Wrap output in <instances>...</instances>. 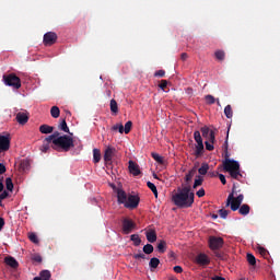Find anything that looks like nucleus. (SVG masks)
<instances>
[{
    "mask_svg": "<svg viewBox=\"0 0 280 280\" xmlns=\"http://www.w3.org/2000/svg\"><path fill=\"white\" fill-rule=\"evenodd\" d=\"M197 196H198L199 198L205 197V188H200V189L197 191Z\"/></svg>",
    "mask_w": 280,
    "mask_h": 280,
    "instance_id": "obj_55",
    "label": "nucleus"
},
{
    "mask_svg": "<svg viewBox=\"0 0 280 280\" xmlns=\"http://www.w3.org/2000/svg\"><path fill=\"white\" fill-rule=\"evenodd\" d=\"M152 158L155 162H158L160 165H164L165 161L159 153H152Z\"/></svg>",
    "mask_w": 280,
    "mask_h": 280,
    "instance_id": "obj_34",
    "label": "nucleus"
},
{
    "mask_svg": "<svg viewBox=\"0 0 280 280\" xmlns=\"http://www.w3.org/2000/svg\"><path fill=\"white\" fill-rule=\"evenodd\" d=\"M4 225H5L4 218L0 217V232L2 231Z\"/></svg>",
    "mask_w": 280,
    "mask_h": 280,
    "instance_id": "obj_59",
    "label": "nucleus"
},
{
    "mask_svg": "<svg viewBox=\"0 0 280 280\" xmlns=\"http://www.w3.org/2000/svg\"><path fill=\"white\" fill-rule=\"evenodd\" d=\"M203 182H205V178L198 175L194 182L192 188L196 189L197 187L202 186Z\"/></svg>",
    "mask_w": 280,
    "mask_h": 280,
    "instance_id": "obj_32",
    "label": "nucleus"
},
{
    "mask_svg": "<svg viewBox=\"0 0 280 280\" xmlns=\"http://www.w3.org/2000/svg\"><path fill=\"white\" fill-rule=\"evenodd\" d=\"M117 198H118V205H124L126 208V203L128 200V195L122 189H117Z\"/></svg>",
    "mask_w": 280,
    "mask_h": 280,
    "instance_id": "obj_17",
    "label": "nucleus"
},
{
    "mask_svg": "<svg viewBox=\"0 0 280 280\" xmlns=\"http://www.w3.org/2000/svg\"><path fill=\"white\" fill-rule=\"evenodd\" d=\"M30 120V113H27L26 110L25 112H19L15 114V121L19 124V125H25L27 124Z\"/></svg>",
    "mask_w": 280,
    "mask_h": 280,
    "instance_id": "obj_11",
    "label": "nucleus"
},
{
    "mask_svg": "<svg viewBox=\"0 0 280 280\" xmlns=\"http://www.w3.org/2000/svg\"><path fill=\"white\" fill-rule=\"evenodd\" d=\"M153 195H154L155 198L159 197V190H158V188H155V189L153 190Z\"/></svg>",
    "mask_w": 280,
    "mask_h": 280,
    "instance_id": "obj_63",
    "label": "nucleus"
},
{
    "mask_svg": "<svg viewBox=\"0 0 280 280\" xmlns=\"http://www.w3.org/2000/svg\"><path fill=\"white\" fill-rule=\"evenodd\" d=\"M145 237L148 240L149 243L153 244L156 242L158 240V234H156V231L151 229L149 231L145 232Z\"/></svg>",
    "mask_w": 280,
    "mask_h": 280,
    "instance_id": "obj_19",
    "label": "nucleus"
},
{
    "mask_svg": "<svg viewBox=\"0 0 280 280\" xmlns=\"http://www.w3.org/2000/svg\"><path fill=\"white\" fill-rule=\"evenodd\" d=\"M132 125H133L132 121L126 122V125H125V127H124V132H125L126 135H128V133L131 131Z\"/></svg>",
    "mask_w": 280,
    "mask_h": 280,
    "instance_id": "obj_45",
    "label": "nucleus"
},
{
    "mask_svg": "<svg viewBox=\"0 0 280 280\" xmlns=\"http://www.w3.org/2000/svg\"><path fill=\"white\" fill-rule=\"evenodd\" d=\"M159 264H161V260H159L158 258H152L149 262V266L151 269H158Z\"/></svg>",
    "mask_w": 280,
    "mask_h": 280,
    "instance_id": "obj_35",
    "label": "nucleus"
},
{
    "mask_svg": "<svg viewBox=\"0 0 280 280\" xmlns=\"http://www.w3.org/2000/svg\"><path fill=\"white\" fill-rule=\"evenodd\" d=\"M135 259H147V255L143 253L140 254H133Z\"/></svg>",
    "mask_w": 280,
    "mask_h": 280,
    "instance_id": "obj_49",
    "label": "nucleus"
},
{
    "mask_svg": "<svg viewBox=\"0 0 280 280\" xmlns=\"http://www.w3.org/2000/svg\"><path fill=\"white\" fill-rule=\"evenodd\" d=\"M39 276L42 280H50L51 273L48 271V269H44L42 272H39Z\"/></svg>",
    "mask_w": 280,
    "mask_h": 280,
    "instance_id": "obj_33",
    "label": "nucleus"
},
{
    "mask_svg": "<svg viewBox=\"0 0 280 280\" xmlns=\"http://www.w3.org/2000/svg\"><path fill=\"white\" fill-rule=\"evenodd\" d=\"M129 173L133 176H138L141 174L140 166L133 161H129Z\"/></svg>",
    "mask_w": 280,
    "mask_h": 280,
    "instance_id": "obj_18",
    "label": "nucleus"
},
{
    "mask_svg": "<svg viewBox=\"0 0 280 280\" xmlns=\"http://www.w3.org/2000/svg\"><path fill=\"white\" fill-rule=\"evenodd\" d=\"M196 173H197V168H196V167H192V168L188 172V174L186 175L185 180H186L187 183L191 182Z\"/></svg>",
    "mask_w": 280,
    "mask_h": 280,
    "instance_id": "obj_31",
    "label": "nucleus"
},
{
    "mask_svg": "<svg viewBox=\"0 0 280 280\" xmlns=\"http://www.w3.org/2000/svg\"><path fill=\"white\" fill-rule=\"evenodd\" d=\"M59 135H60L59 131H54V133H52L51 136H54V140H55V139H57L58 137H60Z\"/></svg>",
    "mask_w": 280,
    "mask_h": 280,
    "instance_id": "obj_62",
    "label": "nucleus"
},
{
    "mask_svg": "<svg viewBox=\"0 0 280 280\" xmlns=\"http://www.w3.org/2000/svg\"><path fill=\"white\" fill-rule=\"evenodd\" d=\"M159 254H165L167 249V243L164 240H160L156 245Z\"/></svg>",
    "mask_w": 280,
    "mask_h": 280,
    "instance_id": "obj_20",
    "label": "nucleus"
},
{
    "mask_svg": "<svg viewBox=\"0 0 280 280\" xmlns=\"http://www.w3.org/2000/svg\"><path fill=\"white\" fill-rule=\"evenodd\" d=\"M10 136H0V152L10 150Z\"/></svg>",
    "mask_w": 280,
    "mask_h": 280,
    "instance_id": "obj_14",
    "label": "nucleus"
},
{
    "mask_svg": "<svg viewBox=\"0 0 280 280\" xmlns=\"http://www.w3.org/2000/svg\"><path fill=\"white\" fill-rule=\"evenodd\" d=\"M28 167H30V162H28L27 160L21 161V163H20V168H21L23 172L27 171Z\"/></svg>",
    "mask_w": 280,
    "mask_h": 280,
    "instance_id": "obj_41",
    "label": "nucleus"
},
{
    "mask_svg": "<svg viewBox=\"0 0 280 280\" xmlns=\"http://www.w3.org/2000/svg\"><path fill=\"white\" fill-rule=\"evenodd\" d=\"M74 148V140L68 135H63L54 140V149L58 151L69 152Z\"/></svg>",
    "mask_w": 280,
    "mask_h": 280,
    "instance_id": "obj_3",
    "label": "nucleus"
},
{
    "mask_svg": "<svg viewBox=\"0 0 280 280\" xmlns=\"http://www.w3.org/2000/svg\"><path fill=\"white\" fill-rule=\"evenodd\" d=\"M5 172H7L5 165L0 163V175L4 174Z\"/></svg>",
    "mask_w": 280,
    "mask_h": 280,
    "instance_id": "obj_57",
    "label": "nucleus"
},
{
    "mask_svg": "<svg viewBox=\"0 0 280 280\" xmlns=\"http://www.w3.org/2000/svg\"><path fill=\"white\" fill-rule=\"evenodd\" d=\"M187 58H188V55H187L186 52H183V54L180 55V59H182L183 61L187 60Z\"/></svg>",
    "mask_w": 280,
    "mask_h": 280,
    "instance_id": "obj_61",
    "label": "nucleus"
},
{
    "mask_svg": "<svg viewBox=\"0 0 280 280\" xmlns=\"http://www.w3.org/2000/svg\"><path fill=\"white\" fill-rule=\"evenodd\" d=\"M28 238H30V241H31L33 244H38V243H39L38 237H37L36 234H34V232H31V233L28 234Z\"/></svg>",
    "mask_w": 280,
    "mask_h": 280,
    "instance_id": "obj_44",
    "label": "nucleus"
},
{
    "mask_svg": "<svg viewBox=\"0 0 280 280\" xmlns=\"http://www.w3.org/2000/svg\"><path fill=\"white\" fill-rule=\"evenodd\" d=\"M102 160V152L98 149L93 150V161L94 163H98Z\"/></svg>",
    "mask_w": 280,
    "mask_h": 280,
    "instance_id": "obj_26",
    "label": "nucleus"
},
{
    "mask_svg": "<svg viewBox=\"0 0 280 280\" xmlns=\"http://www.w3.org/2000/svg\"><path fill=\"white\" fill-rule=\"evenodd\" d=\"M172 202L180 209L191 208L195 202V192L191 191V186L178 188L172 197Z\"/></svg>",
    "mask_w": 280,
    "mask_h": 280,
    "instance_id": "obj_1",
    "label": "nucleus"
},
{
    "mask_svg": "<svg viewBox=\"0 0 280 280\" xmlns=\"http://www.w3.org/2000/svg\"><path fill=\"white\" fill-rule=\"evenodd\" d=\"M13 182H12V178L11 177H7L5 178V188L8 189V191H13Z\"/></svg>",
    "mask_w": 280,
    "mask_h": 280,
    "instance_id": "obj_36",
    "label": "nucleus"
},
{
    "mask_svg": "<svg viewBox=\"0 0 280 280\" xmlns=\"http://www.w3.org/2000/svg\"><path fill=\"white\" fill-rule=\"evenodd\" d=\"M174 271H175V273H183V267L182 266H175Z\"/></svg>",
    "mask_w": 280,
    "mask_h": 280,
    "instance_id": "obj_56",
    "label": "nucleus"
},
{
    "mask_svg": "<svg viewBox=\"0 0 280 280\" xmlns=\"http://www.w3.org/2000/svg\"><path fill=\"white\" fill-rule=\"evenodd\" d=\"M32 260L36 261V262H42L43 261V258L40 255L36 254V255H33V258Z\"/></svg>",
    "mask_w": 280,
    "mask_h": 280,
    "instance_id": "obj_51",
    "label": "nucleus"
},
{
    "mask_svg": "<svg viewBox=\"0 0 280 280\" xmlns=\"http://www.w3.org/2000/svg\"><path fill=\"white\" fill-rule=\"evenodd\" d=\"M205 98L208 105H214L217 102V100L214 98V96H212V94H207Z\"/></svg>",
    "mask_w": 280,
    "mask_h": 280,
    "instance_id": "obj_42",
    "label": "nucleus"
},
{
    "mask_svg": "<svg viewBox=\"0 0 280 280\" xmlns=\"http://www.w3.org/2000/svg\"><path fill=\"white\" fill-rule=\"evenodd\" d=\"M57 42V35L56 33L49 32L44 35L43 43L45 46H51L55 45Z\"/></svg>",
    "mask_w": 280,
    "mask_h": 280,
    "instance_id": "obj_12",
    "label": "nucleus"
},
{
    "mask_svg": "<svg viewBox=\"0 0 280 280\" xmlns=\"http://www.w3.org/2000/svg\"><path fill=\"white\" fill-rule=\"evenodd\" d=\"M58 129L66 132V133H70L69 126L67 124L66 118H62L60 125L58 126Z\"/></svg>",
    "mask_w": 280,
    "mask_h": 280,
    "instance_id": "obj_24",
    "label": "nucleus"
},
{
    "mask_svg": "<svg viewBox=\"0 0 280 280\" xmlns=\"http://www.w3.org/2000/svg\"><path fill=\"white\" fill-rule=\"evenodd\" d=\"M115 154H116V149L114 147H107V149L104 152V161L107 163L112 162Z\"/></svg>",
    "mask_w": 280,
    "mask_h": 280,
    "instance_id": "obj_15",
    "label": "nucleus"
},
{
    "mask_svg": "<svg viewBox=\"0 0 280 280\" xmlns=\"http://www.w3.org/2000/svg\"><path fill=\"white\" fill-rule=\"evenodd\" d=\"M238 212L241 215L246 217L250 212V206L247 203H244L238 208Z\"/></svg>",
    "mask_w": 280,
    "mask_h": 280,
    "instance_id": "obj_23",
    "label": "nucleus"
},
{
    "mask_svg": "<svg viewBox=\"0 0 280 280\" xmlns=\"http://www.w3.org/2000/svg\"><path fill=\"white\" fill-rule=\"evenodd\" d=\"M205 144H206V149L208 151H213L214 150V142H211V141H205Z\"/></svg>",
    "mask_w": 280,
    "mask_h": 280,
    "instance_id": "obj_46",
    "label": "nucleus"
},
{
    "mask_svg": "<svg viewBox=\"0 0 280 280\" xmlns=\"http://www.w3.org/2000/svg\"><path fill=\"white\" fill-rule=\"evenodd\" d=\"M224 148H225V155H224V160H225V159L230 158V155H229V131H228L226 139L224 141Z\"/></svg>",
    "mask_w": 280,
    "mask_h": 280,
    "instance_id": "obj_43",
    "label": "nucleus"
},
{
    "mask_svg": "<svg viewBox=\"0 0 280 280\" xmlns=\"http://www.w3.org/2000/svg\"><path fill=\"white\" fill-rule=\"evenodd\" d=\"M54 141H55V136H52V135H50L49 137H47L45 139V142H47V143H54Z\"/></svg>",
    "mask_w": 280,
    "mask_h": 280,
    "instance_id": "obj_54",
    "label": "nucleus"
},
{
    "mask_svg": "<svg viewBox=\"0 0 280 280\" xmlns=\"http://www.w3.org/2000/svg\"><path fill=\"white\" fill-rule=\"evenodd\" d=\"M219 214H220L221 219H226L229 217V210L221 209L219 211Z\"/></svg>",
    "mask_w": 280,
    "mask_h": 280,
    "instance_id": "obj_47",
    "label": "nucleus"
},
{
    "mask_svg": "<svg viewBox=\"0 0 280 280\" xmlns=\"http://www.w3.org/2000/svg\"><path fill=\"white\" fill-rule=\"evenodd\" d=\"M219 179L221 180V184H222V185H226L228 180H226L225 175L220 174V175H219Z\"/></svg>",
    "mask_w": 280,
    "mask_h": 280,
    "instance_id": "obj_52",
    "label": "nucleus"
},
{
    "mask_svg": "<svg viewBox=\"0 0 280 280\" xmlns=\"http://www.w3.org/2000/svg\"><path fill=\"white\" fill-rule=\"evenodd\" d=\"M224 115L228 119H232L233 110H232V106L230 104L224 107Z\"/></svg>",
    "mask_w": 280,
    "mask_h": 280,
    "instance_id": "obj_30",
    "label": "nucleus"
},
{
    "mask_svg": "<svg viewBox=\"0 0 280 280\" xmlns=\"http://www.w3.org/2000/svg\"><path fill=\"white\" fill-rule=\"evenodd\" d=\"M168 85V81L167 80H161V83L159 84V86L162 89V91L165 92V89Z\"/></svg>",
    "mask_w": 280,
    "mask_h": 280,
    "instance_id": "obj_48",
    "label": "nucleus"
},
{
    "mask_svg": "<svg viewBox=\"0 0 280 280\" xmlns=\"http://www.w3.org/2000/svg\"><path fill=\"white\" fill-rule=\"evenodd\" d=\"M223 171L229 173L232 179L240 180L243 178L240 168V162L235 160L225 159L222 161Z\"/></svg>",
    "mask_w": 280,
    "mask_h": 280,
    "instance_id": "obj_2",
    "label": "nucleus"
},
{
    "mask_svg": "<svg viewBox=\"0 0 280 280\" xmlns=\"http://www.w3.org/2000/svg\"><path fill=\"white\" fill-rule=\"evenodd\" d=\"M140 202V198L138 197V195H131L129 194L127 197V201H126V207L129 210H133L137 209V207L139 206Z\"/></svg>",
    "mask_w": 280,
    "mask_h": 280,
    "instance_id": "obj_10",
    "label": "nucleus"
},
{
    "mask_svg": "<svg viewBox=\"0 0 280 280\" xmlns=\"http://www.w3.org/2000/svg\"><path fill=\"white\" fill-rule=\"evenodd\" d=\"M147 186L151 189V191L153 192L155 190V188H158L154 184H152V182H147Z\"/></svg>",
    "mask_w": 280,
    "mask_h": 280,
    "instance_id": "obj_53",
    "label": "nucleus"
},
{
    "mask_svg": "<svg viewBox=\"0 0 280 280\" xmlns=\"http://www.w3.org/2000/svg\"><path fill=\"white\" fill-rule=\"evenodd\" d=\"M214 56L218 60L223 61L225 59V51L223 50H217L214 52Z\"/></svg>",
    "mask_w": 280,
    "mask_h": 280,
    "instance_id": "obj_38",
    "label": "nucleus"
},
{
    "mask_svg": "<svg viewBox=\"0 0 280 280\" xmlns=\"http://www.w3.org/2000/svg\"><path fill=\"white\" fill-rule=\"evenodd\" d=\"M3 81L5 85L12 86L14 89L22 88L21 79L14 73L3 75Z\"/></svg>",
    "mask_w": 280,
    "mask_h": 280,
    "instance_id": "obj_5",
    "label": "nucleus"
},
{
    "mask_svg": "<svg viewBox=\"0 0 280 280\" xmlns=\"http://www.w3.org/2000/svg\"><path fill=\"white\" fill-rule=\"evenodd\" d=\"M54 130H55V128L49 125H40L39 126V132L43 135H50L54 132Z\"/></svg>",
    "mask_w": 280,
    "mask_h": 280,
    "instance_id": "obj_21",
    "label": "nucleus"
},
{
    "mask_svg": "<svg viewBox=\"0 0 280 280\" xmlns=\"http://www.w3.org/2000/svg\"><path fill=\"white\" fill-rule=\"evenodd\" d=\"M33 280H43V279H42V276H39V277H35Z\"/></svg>",
    "mask_w": 280,
    "mask_h": 280,
    "instance_id": "obj_64",
    "label": "nucleus"
},
{
    "mask_svg": "<svg viewBox=\"0 0 280 280\" xmlns=\"http://www.w3.org/2000/svg\"><path fill=\"white\" fill-rule=\"evenodd\" d=\"M208 171H209V165L207 163H202L198 172L200 175H206Z\"/></svg>",
    "mask_w": 280,
    "mask_h": 280,
    "instance_id": "obj_37",
    "label": "nucleus"
},
{
    "mask_svg": "<svg viewBox=\"0 0 280 280\" xmlns=\"http://www.w3.org/2000/svg\"><path fill=\"white\" fill-rule=\"evenodd\" d=\"M110 112L117 114L118 113V104L115 100H110Z\"/></svg>",
    "mask_w": 280,
    "mask_h": 280,
    "instance_id": "obj_40",
    "label": "nucleus"
},
{
    "mask_svg": "<svg viewBox=\"0 0 280 280\" xmlns=\"http://www.w3.org/2000/svg\"><path fill=\"white\" fill-rule=\"evenodd\" d=\"M130 241L133 243L135 246H140V244L142 243L138 234L130 235Z\"/></svg>",
    "mask_w": 280,
    "mask_h": 280,
    "instance_id": "obj_29",
    "label": "nucleus"
},
{
    "mask_svg": "<svg viewBox=\"0 0 280 280\" xmlns=\"http://www.w3.org/2000/svg\"><path fill=\"white\" fill-rule=\"evenodd\" d=\"M258 252L261 256H266L268 254V252L264 247H259Z\"/></svg>",
    "mask_w": 280,
    "mask_h": 280,
    "instance_id": "obj_58",
    "label": "nucleus"
},
{
    "mask_svg": "<svg viewBox=\"0 0 280 280\" xmlns=\"http://www.w3.org/2000/svg\"><path fill=\"white\" fill-rule=\"evenodd\" d=\"M211 280H226V279L220 276H214L211 278Z\"/></svg>",
    "mask_w": 280,
    "mask_h": 280,
    "instance_id": "obj_60",
    "label": "nucleus"
},
{
    "mask_svg": "<svg viewBox=\"0 0 280 280\" xmlns=\"http://www.w3.org/2000/svg\"><path fill=\"white\" fill-rule=\"evenodd\" d=\"M194 138H195V141H196V151H195V155L197 158L201 156L203 154V151H205V143H203V139L201 137V133L199 130H196L195 133H194Z\"/></svg>",
    "mask_w": 280,
    "mask_h": 280,
    "instance_id": "obj_6",
    "label": "nucleus"
},
{
    "mask_svg": "<svg viewBox=\"0 0 280 280\" xmlns=\"http://www.w3.org/2000/svg\"><path fill=\"white\" fill-rule=\"evenodd\" d=\"M201 136L207 139L210 143H215V132L210 130L209 127L205 126L200 128Z\"/></svg>",
    "mask_w": 280,
    "mask_h": 280,
    "instance_id": "obj_9",
    "label": "nucleus"
},
{
    "mask_svg": "<svg viewBox=\"0 0 280 280\" xmlns=\"http://www.w3.org/2000/svg\"><path fill=\"white\" fill-rule=\"evenodd\" d=\"M246 260H247V262L249 264V266L256 267L257 260H256V258H255V255H253V254H250V253H247V254H246Z\"/></svg>",
    "mask_w": 280,
    "mask_h": 280,
    "instance_id": "obj_25",
    "label": "nucleus"
},
{
    "mask_svg": "<svg viewBox=\"0 0 280 280\" xmlns=\"http://www.w3.org/2000/svg\"><path fill=\"white\" fill-rule=\"evenodd\" d=\"M4 264L5 266L13 270H18L20 267V262L15 258H13V256L10 255L4 257Z\"/></svg>",
    "mask_w": 280,
    "mask_h": 280,
    "instance_id": "obj_13",
    "label": "nucleus"
},
{
    "mask_svg": "<svg viewBox=\"0 0 280 280\" xmlns=\"http://www.w3.org/2000/svg\"><path fill=\"white\" fill-rule=\"evenodd\" d=\"M137 230V223L132 221V219L125 218L122 220V233L128 235Z\"/></svg>",
    "mask_w": 280,
    "mask_h": 280,
    "instance_id": "obj_7",
    "label": "nucleus"
},
{
    "mask_svg": "<svg viewBox=\"0 0 280 280\" xmlns=\"http://www.w3.org/2000/svg\"><path fill=\"white\" fill-rule=\"evenodd\" d=\"M224 246V240L218 236H210L209 237V247L212 250L221 249Z\"/></svg>",
    "mask_w": 280,
    "mask_h": 280,
    "instance_id": "obj_8",
    "label": "nucleus"
},
{
    "mask_svg": "<svg viewBox=\"0 0 280 280\" xmlns=\"http://www.w3.org/2000/svg\"><path fill=\"white\" fill-rule=\"evenodd\" d=\"M165 75V71L164 70H160L154 72V78H164Z\"/></svg>",
    "mask_w": 280,
    "mask_h": 280,
    "instance_id": "obj_50",
    "label": "nucleus"
},
{
    "mask_svg": "<svg viewBox=\"0 0 280 280\" xmlns=\"http://www.w3.org/2000/svg\"><path fill=\"white\" fill-rule=\"evenodd\" d=\"M142 252H143V254H145V255H151V254H153V252H154V247H153L152 244H149V243H148V244L143 245Z\"/></svg>",
    "mask_w": 280,
    "mask_h": 280,
    "instance_id": "obj_28",
    "label": "nucleus"
},
{
    "mask_svg": "<svg viewBox=\"0 0 280 280\" xmlns=\"http://www.w3.org/2000/svg\"><path fill=\"white\" fill-rule=\"evenodd\" d=\"M3 189H4L3 178H0V200H4L10 196L9 191L7 190L3 191Z\"/></svg>",
    "mask_w": 280,
    "mask_h": 280,
    "instance_id": "obj_22",
    "label": "nucleus"
},
{
    "mask_svg": "<svg viewBox=\"0 0 280 280\" xmlns=\"http://www.w3.org/2000/svg\"><path fill=\"white\" fill-rule=\"evenodd\" d=\"M196 261L199 266H208L210 264L209 256L203 253L197 255Z\"/></svg>",
    "mask_w": 280,
    "mask_h": 280,
    "instance_id": "obj_16",
    "label": "nucleus"
},
{
    "mask_svg": "<svg viewBox=\"0 0 280 280\" xmlns=\"http://www.w3.org/2000/svg\"><path fill=\"white\" fill-rule=\"evenodd\" d=\"M237 194L236 191V185L232 187V192L229 194L228 200H226V207L231 206L232 211H237L244 200V195L240 194L235 198V195Z\"/></svg>",
    "mask_w": 280,
    "mask_h": 280,
    "instance_id": "obj_4",
    "label": "nucleus"
},
{
    "mask_svg": "<svg viewBox=\"0 0 280 280\" xmlns=\"http://www.w3.org/2000/svg\"><path fill=\"white\" fill-rule=\"evenodd\" d=\"M50 116L52 117V118H55V119H57V118H59V116H60V109H59V107L58 106H51V108H50Z\"/></svg>",
    "mask_w": 280,
    "mask_h": 280,
    "instance_id": "obj_27",
    "label": "nucleus"
},
{
    "mask_svg": "<svg viewBox=\"0 0 280 280\" xmlns=\"http://www.w3.org/2000/svg\"><path fill=\"white\" fill-rule=\"evenodd\" d=\"M113 131H118L119 133H124L125 132V126L121 124H117L115 126L112 127Z\"/></svg>",
    "mask_w": 280,
    "mask_h": 280,
    "instance_id": "obj_39",
    "label": "nucleus"
}]
</instances>
